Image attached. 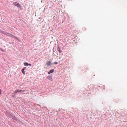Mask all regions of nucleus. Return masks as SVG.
<instances>
[{
  "mask_svg": "<svg viewBox=\"0 0 127 127\" xmlns=\"http://www.w3.org/2000/svg\"><path fill=\"white\" fill-rule=\"evenodd\" d=\"M13 4L16 6L19 7H21L20 4L17 2H14L13 3Z\"/></svg>",
  "mask_w": 127,
  "mask_h": 127,
  "instance_id": "1",
  "label": "nucleus"
},
{
  "mask_svg": "<svg viewBox=\"0 0 127 127\" xmlns=\"http://www.w3.org/2000/svg\"><path fill=\"white\" fill-rule=\"evenodd\" d=\"M48 79L51 81H53L52 77V76H48L47 77Z\"/></svg>",
  "mask_w": 127,
  "mask_h": 127,
  "instance_id": "2",
  "label": "nucleus"
},
{
  "mask_svg": "<svg viewBox=\"0 0 127 127\" xmlns=\"http://www.w3.org/2000/svg\"><path fill=\"white\" fill-rule=\"evenodd\" d=\"M24 65L26 66H31V64H29L27 63H24Z\"/></svg>",
  "mask_w": 127,
  "mask_h": 127,
  "instance_id": "3",
  "label": "nucleus"
},
{
  "mask_svg": "<svg viewBox=\"0 0 127 127\" xmlns=\"http://www.w3.org/2000/svg\"><path fill=\"white\" fill-rule=\"evenodd\" d=\"M57 50L59 53H61L62 52V51L61 50V49L59 46H58Z\"/></svg>",
  "mask_w": 127,
  "mask_h": 127,
  "instance_id": "4",
  "label": "nucleus"
},
{
  "mask_svg": "<svg viewBox=\"0 0 127 127\" xmlns=\"http://www.w3.org/2000/svg\"><path fill=\"white\" fill-rule=\"evenodd\" d=\"M54 69H52L51 70H50V71L48 72V74H50L51 73H52L54 72Z\"/></svg>",
  "mask_w": 127,
  "mask_h": 127,
  "instance_id": "5",
  "label": "nucleus"
},
{
  "mask_svg": "<svg viewBox=\"0 0 127 127\" xmlns=\"http://www.w3.org/2000/svg\"><path fill=\"white\" fill-rule=\"evenodd\" d=\"M21 90H16L14 91V93L17 94L18 92H21Z\"/></svg>",
  "mask_w": 127,
  "mask_h": 127,
  "instance_id": "6",
  "label": "nucleus"
},
{
  "mask_svg": "<svg viewBox=\"0 0 127 127\" xmlns=\"http://www.w3.org/2000/svg\"><path fill=\"white\" fill-rule=\"evenodd\" d=\"M46 64L47 66H49L51 64V62L49 61L47 62V63H46Z\"/></svg>",
  "mask_w": 127,
  "mask_h": 127,
  "instance_id": "7",
  "label": "nucleus"
},
{
  "mask_svg": "<svg viewBox=\"0 0 127 127\" xmlns=\"http://www.w3.org/2000/svg\"><path fill=\"white\" fill-rule=\"evenodd\" d=\"M15 94L14 93H14H12L11 94L12 96V97H15Z\"/></svg>",
  "mask_w": 127,
  "mask_h": 127,
  "instance_id": "8",
  "label": "nucleus"
},
{
  "mask_svg": "<svg viewBox=\"0 0 127 127\" xmlns=\"http://www.w3.org/2000/svg\"><path fill=\"white\" fill-rule=\"evenodd\" d=\"M22 73H23V74H25V72L24 71V70H23V69H22Z\"/></svg>",
  "mask_w": 127,
  "mask_h": 127,
  "instance_id": "9",
  "label": "nucleus"
},
{
  "mask_svg": "<svg viewBox=\"0 0 127 127\" xmlns=\"http://www.w3.org/2000/svg\"><path fill=\"white\" fill-rule=\"evenodd\" d=\"M4 34L5 35H8V36L9 35V33H7V32H5Z\"/></svg>",
  "mask_w": 127,
  "mask_h": 127,
  "instance_id": "10",
  "label": "nucleus"
},
{
  "mask_svg": "<svg viewBox=\"0 0 127 127\" xmlns=\"http://www.w3.org/2000/svg\"><path fill=\"white\" fill-rule=\"evenodd\" d=\"M12 37L13 38H14L15 39H18V38H17L14 35H13V36H12Z\"/></svg>",
  "mask_w": 127,
  "mask_h": 127,
  "instance_id": "11",
  "label": "nucleus"
},
{
  "mask_svg": "<svg viewBox=\"0 0 127 127\" xmlns=\"http://www.w3.org/2000/svg\"><path fill=\"white\" fill-rule=\"evenodd\" d=\"M9 36H10V37H12V36H13V35L11 34H9V35H8Z\"/></svg>",
  "mask_w": 127,
  "mask_h": 127,
  "instance_id": "12",
  "label": "nucleus"
},
{
  "mask_svg": "<svg viewBox=\"0 0 127 127\" xmlns=\"http://www.w3.org/2000/svg\"><path fill=\"white\" fill-rule=\"evenodd\" d=\"M0 49L2 51H4V49H1V48H0Z\"/></svg>",
  "mask_w": 127,
  "mask_h": 127,
  "instance_id": "13",
  "label": "nucleus"
},
{
  "mask_svg": "<svg viewBox=\"0 0 127 127\" xmlns=\"http://www.w3.org/2000/svg\"><path fill=\"white\" fill-rule=\"evenodd\" d=\"M25 91V90H21V92H24Z\"/></svg>",
  "mask_w": 127,
  "mask_h": 127,
  "instance_id": "14",
  "label": "nucleus"
},
{
  "mask_svg": "<svg viewBox=\"0 0 127 127\" xmlns=\"http://www.w3.org/2000/svg\"><path fill=\"white\" fill-rule=\"evenodd\" d=\"M26 69V67H24L23 68V69H23V70H25Z\"/></svg>",
  "mask_w": 127,
  "mask_h": 127,
  "instance_id": "15",
  "label": "nucleus"
},
{
  "mask_svg": "<svg viewBox=\"0 0 127 127\" xmlns=\"http://www.w3.org/2000/svg\"><path fill=\"white\" fill-rule=\"evenodd\" d=\"M58 63L57 62H54V64H57Z\"/></svg>",
  "mask_w": 127,
  "mask_h": 127,
  "instance_id": "16",
  "label": "nucleus"
},
{
  "mask_svg": "<svg viewBox=\"0 0 127 127\" xmlns=\"http://www.w3.org/2000/svg\"><path fill=\"white\" fill-rule=\"evenodd\" d=\"M1 90L0 89V94H1Z\"/></svg>",
  "mask_w": 127,
  "mask_h": 127,
  "instance_id": "17",
  "label": "nucleus"
},
{
  "mask_svg": "<svg viewBox=\"0 0 127 127\" xmlns=\"http://www.w3.org/2000/svg\"><path fill=\"white\" fill-rule=\"evenodd\" d=\"M38 105L39 106H40V105Z\"/></svg>",
  "mask_w": 127,
  "mask_h": 127,
  "instance_id": "18",
  "label": "nucleus"
},
{
  "mask_svg": "<svg viewBox=\"0 0 127 127\" xmlns=\"http://www.w3.org/2000/svg\"><path fill=\"white\" fill-rule=\"evenodd\" d=\"M59 59H60V57H59Z\"/></svg>",
  "mask_w": 127,
  "mask_h": 127,
  "instance_id": "19",
  "label": "nucleus"
}]
</instances>
